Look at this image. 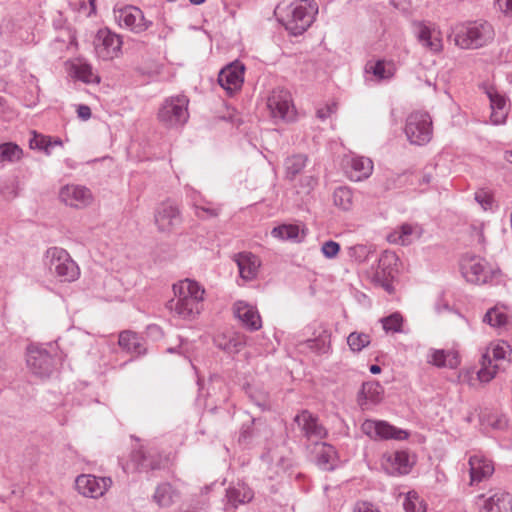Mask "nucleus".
Segmentation results:
<instances>
[{
    "label": "nucleus",
    "instance_id": "nucleus-6",
    "mask_svg": "<svg viewBox=\"0 0 512 512\" xmlns=\"http://www.w3.org/2000/svg\"><path fill=\"white\" fill-rule=\"evenodd\" d=\"M188 105L189 99L185 95L166 98L157 114L159 122L167 128L183 126L189 119Z\"/></svg>",
    "mask_w": 512,
    "mask_h": 512
},
{
    "label": "nucleus",
    "instance_id": "nucleus-48",
    "mask_svg": "<svg viewBox=\"0 0 512 512\" xmlns=\"http://www.w3.org/2000/svg\"><path fill=\"white\" fill-rule=\"evenodd\" d=\"M218 347L229 352V353H237L239 352L243 346L245 345L244 338L239 335H233L225 343L218 342Z\"/></svg>",
    "mask_w": 512,
    "mask_h": 512
},
{
    "label": "nucleus",
    "instance_id": "nucleus-19",
    "mask_svg": "<svg viewBox=\"0 0 512 512\" xmlns=\"http://www.w3.org/2000/svg\"><path fill=\"white\" fill-rule=\"evenodd\" d=\"M486 94L490 100L491 123L494 125L504 124L509 112L507 97L494 87H489L486 91Z\"/></svg>",
    "mask_w": 512,
    "mask_h": 512
},
{
    "label": "nucleus",
    "instance_id": "nucleus-18",
    "mask_svg": "<svg viewBox=\"0 0 512 512\" xmlns=\"http://www.w3.org/2000/svg\"><path fill=\"white\" fill-rule=\"evenodd\" d=\"M59 197L66 205L76 208L85 207L93 200L90 189L81 185L64 186L60 190Z\"/></svg>",
    "mask_w": 512,
    "mask_h": 512
},
{
    "label": "nucleus",
    "instance_id": "nucleus-59",
    "mask_svg": "<svg viewBox=\"0 0 512 512\" xmlns=\"http://www.w3.org/2000/svg\"><path fill=\"white\" fill-rule=\"evenodd\" d=\"M506 423H507L506 419L500 418V419H497L495 422H493L491 425L494 428L502 429L506 426Z\"/></svg>",
    "mask_w": 512,
    "mask_h": 512
},
{
    "label": "nucleus",
    "instance_id": "nucleus-36",
    "mask_svg": "<svg viewBox=\"0 0 512 512\" xmlns=\"http://www.w3.org/2000/svg\"><path fill=\"white\" fill-rule=\"evenodd\" d=\"M307 161L308 158L304 154H295L286 158L284 163L286 177L291 181L294 180L295 177L302 172Z\"/></svg>",
    "mask_w": 512,
    "mask_h": 512
},
{
    "label": "nucleus",
    "instance_id": "nucleus-21",
    "mask_svg": "<svg viewBox=\"0 0 512 512\" xmlns=\"http://www.w3.org/2000/svg\"><path fill=\"white\" fill-rule=\"evenodd\" d=\"M239 270L240 277L245 281L254 280L259 272L261 266L260 258L248 251L239 252L234 255Z\"/></svg>",
    "mask_w": 512,
    "mask_h": 512
},
{
    "label": "nucleus",
    "instance_id": "nucleus-17",
    "mask_svg": "<svg viewBox=\"0 0 512 512\" xmlns=\"http://www.w3.org/2000/svg\"><path fill=\"white\" fill-rule=\"evenodd\" d=\"M508 346L496 345L491 354L487 352L482 356V367L478 371V378L481 382H489L497 373L498 365L494 362L504 360Z\"/></svg>",
    "mask_w": 512,
    "mask_h": 512
},
{
    "label": "nucleus",
    "instance_id": "nucleus-49",
    "mask_svg": "<svg viewBox=\"0 0 512 512\" xmlns=\"http://www.w3.org/2000/svg\"><path fill=\"white\" fill-rule=\"evenodd\" d=\"M381 387L376 383H365L362 385L360 395L366 400L376 402L379 399Z\"/></svg>",
    "mask_w": 512,
    "mask_h": 512
},
{
    "label": "nucleus",
    "instance_id": "nucleus-7",
    "mask_svg": "<svg viewBox=\"0 0 512 512\" xmlns=\"http://www.w3.org/2000/svg\"><path fill=\"white\" fill-rule=\"evenodd\" d=\"M432 120L428 113L416 111L406 119L405 134L411 144L425 145L432 138Z\"/></svg>",
    "mask_w": 512,
    "mask_h": 512
},
{
    "label": "nucleus",
    "instance_id": "nucleus-4",
    "mask_svg": "<svg viewBox=\"0 0 512 512\" xmlns=\"http://www.w3.org/2000/svg\"><path fill=\"white\" fill-rule=\"evenodd\" d=\"M494 29L486 21H474L457 27L455 43L462 49H478L494 39Z\"/></svg>",
    "mask_w": 512,
    "mask_h": 512
},
{
    "label": "nucleus",
    "instance_id": "nucleus-52",
    "mask_svg": "<svg viewBox=\"0 0 512 512\" xmlns=\"http://www.w3.org/2000/svg\"><path fill=\"white\" fill-rule=\"evenodd\" d=\"M321 251L326 258L332 259L337 256L340 251V245L332 240L322 244Z\"/></svg>",
    "mask_w": 512,
    "mask_h": 512
},
{
    "label": "nucleus",
    "instance_id": "nucleus-46",
    "mask_svg": "<svg viewBox=\"0 0 512 512\" xmlns=\"http://www.w3.org/2000/svg\"><path fill=\"white\" fill-rule=\"evenodd\" d=\"M76 42L75 33L68 27L60 30V34L55 37L54 45L57 49H68Z\"/></svg>",
    "mask_w": 512,
    "mask_h": 512
},
{
    "label": "nucleus",
    "instance_id": "nucleus-47",
    "mask_svg": "<svg viewBox=\"0 0 512 512\" xmlns=\"http://www.w3.org/2000/svg\"><path fill=\"white\" fill-rule=\"evenodd\" d=\"M255 437V419L243 423L239 432L238 442L240 444H250Z\"/></svg>",
    "mask_w": 512,
    "mask_h": 512
},
{
    "label": "nucleus",
    "instance_id": "nucleus-3",
    "mask_svg": "<svg viewBox=\"0 0 512 512\" xmlns=\"http://www.w3.org/2000/svg\"><path fill=\"white\" fill-rule=\"evenodd\" d=\"M63 361L62 352L55 343L34 346L27 350V366L30 372L41 379L49 378Z\"/></svg>",
    "mask_w": 512,
    "mask_h": 512
},
{
    "label": "nucleus",
    "instance_id": "nucleus-39",
    "mask_svg": "<svg viewBox=\"0 0 512 512\" xmlns=\"http://www.w3.org/2000/svg\"><path fill=\"white\" fill-rule=\"evenodd\" d=\"M74 76L84 83H99L100 78L93 72L92 66L88 63H78L73 66Z\"/></svg>",
    "mask_w": 512,
    "mask_h": 512
},
{
    "label": "nucleus",
    "instance_id": "nucleus-61",
    "mask_svg": "<svg viewBox=\"0 0 512 512\" xmlns=\"http://www.w3.org/2000/svg\"><path fill=\"white\" fill-rule=\"evenodd\" d=\"M61 145H62L61 139H59V138H52V148L54 146H61Z\"/></svg>",
    "mask_w": 512,
    "mask_h": 512
},
{
    "label": "nucleus",
    "instance_id": "nucleus-63",
    "mask_svg": "<svg viewBox=\"0 0 512 512\" xmlns=\"http://www.w3.org/2000/svg\"><path fill=\"white\" fill-rule=\"evenodd\" d=\"M384 287H385V289H386L388 292H391V291H392V286H391V284H390V283H386V284L384 285Z\"/></svg>",
    "mask_w": 512,
    "mask_h": 512
},
{
    "label": "nucleus",
    "instance_id": "nucleus-51",
    "mask_svg": "<svg viewBox=\"0 0 512 512\" xmlns=\"http://www.w3.org/2000/svg\"><path fill=\"white\" fill-rule=\"evenodd\" d=\"M195 215L200 219L215 218L219 214V209L203 206L198 203H194Z\"/></svg>",
    "mask_w": 512,
    "mask_h": 512
},
{
    "label": "nucleus",
    "instance_id": "nucleus-57",
    "mask_svg": "<svg viewBox=\"0 0 512 512\" xmlns=\"http://www.w3.org/2000/svg\"><path fill=\"white\" fill-rule=\"evenodd\" d=\"M77 114L82 120H88L91 117V109L87 105H79L77 108Z\"/></svg>",
    "mask_w": 512,
    "mask_h": 512
},
{
    "label": "nucleus",
    "instance_id": "nucleus-2",
    "mask_svg": "<svg viewBox=\"0 0 512 512\" xmlns=\"http://www.w3.org/2000/svg\"><path fill=\"white\" fill-rule=\"evenodd\" d=\"M318 5L314 0H296L284 8L277 7L279 22L290 34H303L314 22Z\"/></svg>",
    "mask_w": 512,
    "mask_h": 512
},
{
    "label": "nucleus",
    "instance_id": "nucleus-33",
    "mask_svg": "<svg viewBox=\"0 0 512 512\" xmlns=\"http://www.w3.org/2000/svg\"><path fill=\"white\" fill-rule=\"evenodd\" d=\"M118 344L127 352L141 355L145 353V348L140 343L139 337L132 331H123L119 335Z\"/></svg>",
    "mask_w": 512,
    "mask_h": 512
},
{
    "label": "nucleus",
    "instance_id": "nucleus-28",
    "mask_svg": "<svg viewBox=\"0 0 512 512\" xmlns=\"http://www.w3.org/2000/svg\"><path fill=\"white\" fill-rule=\"evenodd\" d=\"M399 261L398 256L393 251H384L378 260V267L376 270V277L388 280L394 277V273L397 271L396 266Z\"/></svg>",
    "mask_w": 512,
    "mask_h": 512
},
{
    "label": "nucleus",
    "instance_id": "nucleus-43",
    "mask_svg": "<svg viewBox=\"0 0 512 512\" xmlns=\"http://www.w3.org/2000/svg\"><path fill=\"white\" fill-rule=\"evenodd\" d=\"M370 336L366 333L352 332L347 337V344L353 352H360L370 344Z\"/></svg>",
    "mask_w": 512,
    "mask_h": 512
},
{
    "label": "nucleus",
    "instance_id": "nucleus-12",
    "mask_svg": "<svg viewBox=\"0 0 512 512\" xmlns=\"http://www.w3.org/2000/svg\"><path fill=\"white\" fill-rule=\"evenodd\" d=\"M112 485L110 477H96L91 474L79 475L75 480L78 492L85 497L98 498Z\"/></svg>",
    "mask_w": 512,
    "mask_h": 512
},
{
    "label": "nucleus",
    "instance_id": "nucleus-50",
    "mask_svg": "<svg viewBox=\"0 0 512 512\" xmlns=\"http://www.w3.org/2000/svg\"><path fill=\"white\" fill-rule=\"evenodd\" d=\"M263 458H268L272 463L275 462V464L283 471H285L291 465V459L289 457L276 451H268L263 455Z\"/></svg>",
    "mask_w": 512,
    "mask_h": 512
},
{
    "label": "nucleus",
    "instance_id": "nucleus-31",
    "mask_svg": "<svg viewBox=\"0 0 512 512\" xmlns=\"http://www.w3.org/2000/svg\"><path fill=\"white\" fill-rule=\"evenodd\" d=\"M274 238L293 242H301L305 236L304 231L296 224H282L271 231Z\"/></svg>",
    "mask_w": 512,
    "mask_h": 512
},
{
    "label": "nucleus",
    "instance_id": "nucleus-44",
    "mask_svg": "<svg viewBox=\"0 0 512 512\" xmlns=\"http://www.w3.org/2000/svg\"><path fill=\"white\" fill-rule=\"evenodd\" d=\"M403 507L406 512H426V504L415 492H408Z\"/></svg>",
    "mask_w": 512,
    "mask_h": 512
},
{
    "label": "nucleus",
    "instance_id": "nucleus-35",
    "mask_svg": "<svg viewBox=\"0 0 512 512\" xmlns=\"http://www.w3.org/2000/svg\"><path fill=\"white\" fill-rule=\"evenodd\" d=\"M334 205L342 211H349L353 207V191L347 186L337 187L332 195Z\"/></svg>",
    "mask_w": 512,
    "mask_h": 512
},
{
    "label": "nucleus",
    "instance_id": "nucleus-37",
    "mask_svg": "<svg viewBox=\"0 0 512 512\" xmlns=\"http://www.w3.org/2000/svg\"><path fill=\"white\" fill-rule=\"evenodd\" d=\"M23 156V150L15 143L6 142L0 144V162L14 163Z\"/></svg>",
    "mask_w": 512,
    "mask_h": 512
},
{
    "label": "nucleus",
    "instance_id": "nucleus-45",
    "mask_svg": "<svg viewBox=\"0 0 512 512\" xmlns=\"http://www.w3.org/2000/svg\"><path fill=\"white\" fill-rule=\"evenodd\" d=\"M483 321L492 327H502L507 323V315L499 308L493 307L486 312Z\"/></svg>",
    "mask_w": 512,
    "mask_h": 512
},
{
    "label": "nucleus",
    "instance_id": "nucleus-10",
    "mask_svg": "<svg viewBox=\"0 0 512 512\" xmlns=\"http://www.w3.org/2000/svg\"><path fill=\"white\" fill-rule=\"evenodd\" d=\"M122 40L109 29H100L94 39V49L98 58L112 60L121 51Z\"/></svg>",
    "mask_w": 512,
    "mask_h": 512
},
{
    "label": "nucleus",
    "instance_id": "nucleus-42",
    "mask_svg": "<svg viewBox=\"0 0 512 512\" xmlns=\"http://www.w3.org/2000/svg\"><path fill=\"white\" fill-rule=\"evenodd\" d=\"M418 39L422 43L423 46L429 48L434 52L440 51L442 47L441 40L438 37H433L431 30L422 26L418 33Z\"/></svg>",
    "mask_w": 512,
    "mask_h": 512
},
{
    "label": "nucleus",
    "instance_id": "nucleus-15",
    "mask_svg": "<svg viewBox=\"0 0 512 512\" xmlns=\"http://www.w3.org/2000/svg\"><path fill=\"white\" fill-rule=\"evenodd\" d=\"M461 271L468 282L484 284L489 279L486 262L477 256L466 257L461 262Z\"/></svg>",
    "mask_w": 512,
    "mask_h": 512
},
{
    "label": "nucleus",
    "instance_id": "nucleus-5",
    "mask_svg": "<svg viewBox=\"0 0 512 512\" xmlns=\"http://www.w3.org/2000/svg\"><path fill=\"white\" fill-rule=\"evenodd\" d=\"M44 263L62 282L75 281L79 275V267L69 253L60 247H50L45 252Z\"/></svg>",
    "mask_w": 512,
    "mask_h": 512
},
{
    "label": "nucleus",
    "instance_id": "nucleus-22",
    "mask_svg": "<svg viewBox=\"0 0 512 512\" xmlns=\"http://www.w3.org/2000/svg\"><path fill=\"white\" fill-rule=\"evenodd\" d=\"M373 171V162L366 157L356 156L347 160L345 172L348 178L358 182L368 178Z\"/></svg>",
    "mask_w": 512,
    "mask_h": 512
},
{
    "label": "nucleus",
    "instance_id": "nucleus-56",
    "mask_svg": "<svg viewBox=\"0 0 512 512\" xmlns=\"http://www.w3.org/2000/svg\"><path fill=\"white\" fill-rule=\"evenodd\" d=\"M335 105H327L317 110V117L321 120L327 119L333 112H335Z\"/></svg>",
    "mask_w": 512,
    "mask_h": 512
},
{
    "label": "nucleus",
    "instance_id": "nucleus-14",
    "mask_svg": "<svg viewBox=\"0 0 512 512\" xmlns=\"http://www.w3.org/2000/svg\"><path fill=\"white\" fill-rule=\"evenodd\" d=\"M244 72V64L240 61H234L220 70L218 83L231 95L241 89L244 82Z\"/></svg>",
    "mask_w": 512,
    "mask_h": 512
},
{
    "label": "nucleus",
    "instance_id": "nucleus-11",
    "mask_svg": "<svg viewBox=\"0 0 512 512\" xmlns=\"http://www.w3.org/2000/svg\"><path fill=\"white\" fill-rule=\"evenodd\" d=\"M115 19L121 27L134 33L144 32L152 25V21L146 20L142 10L135 6H126L115 11Z\"/></svg>",
    "mask_w": 512,
    "mask_h": 512
},
{
    "label": "nucleus",
    "instance_id": "nucleus-24",
    "mask_svg": "<svg viewBox=\"0 0 512 512\" xmlns=\"http://www.w3.org/2000/svg\"><path fill=\"white\" fill-rule=\"evenodd\" d=\"M254 497L250 487L243 482L231 484L226 490V508H237L239 505L249 503Z\"/></svg>",
    "mask_w": 512,
    "mask_h": 512
},
{
    "label": "nucleus",
    "instance_id": "nucleus-38",
    "mask_svg": "<svg viewBox=\"0 0 512 512\" xmlns=\"http://www.w3.org/2000/svg\"><path fill=\"white\" fill-rule=\"evenodd\" d=\"M393 466L392 473L407 474L411 468L409 454L405 451H396L390 458Z\"/></svg>",
    "mask_w": 512,
    "mask_h": 512
},
{
    "label": "nucleus",
    "instance_id": "nucleus-41",
    "mask_svg": "<svg viewBox=\"0 0 512 512\" xmlns=\"http://www.w3.org/2000/svg\"><path fill=\"white\" fill-rule=\"evenodd\" d=\"M382 328L386 333H400L403 327V316L399 312H394L387 317L380 319Z\"/></svg>",
    "mask_w": 512,
    "mask_h": 512
},
{
    "label": "nucleus",
    "instance_id": "nucleus-55",
    "mask_svg": "<svg viewBox=\"0 0 512 512\" xmlns=\"http://www.w3.org/2000/svg\"><path fill=\"white\" fill-rule=\"evenodd\" d=\"M354 512H380L372 503L358 502L354 507Z\"/></svg>",
    "mask_w": 512,
    "mask_h": 512
},
{
    "label": "nucleus",
    "instance_id": "nucleus-25",
    "mask_svg": "<svg viewBox=\"0 0 512 512\" xmlns=\"http://www.w3.org/2000/svg\"><path fill=\"white\" fill-rule=\"evenodd\" d=\"M471 484L481 482L491 476L494 466L491 460L481 454H474L469 458Z\"/></svg>",
    "mask_w": 512,
    "mask_h": 512
},
{
    "label": "nucleus",
    "instance_id": "nucleus-58",
    "mask_svg": "<svg viewBox=\"0 0 512 512\" xmlns=\"http://www.w3.org/2000/svg\"><path fill=\"white\" fill-rule=\"evenodd\" d=\"M498 3L500 8L503 9L504 12L512 13V0H499Z\"/></svg>",
    "mask_w": 512,
    "mask_h": 512
},
{
    "label": "nucleus",
    "instance_id": "nucleus-26",
    "mask_svg": "<svg viewBox=\"0 0 512 512\" xmlns=\"http://www.w3.org/2000/svg\"><path fill=\"white\" fill-rule=\"evenodd\" d=\"M131 464L135 471L148 472L159 469L161 460L157 455H152L146 453L143 449H138L131 453Z\"/></svg>",
    "mask_w": 512,
    "mask_h": 512
},
{
    "label": "nucleus",
    "instance_id": "nucleus-64",
    "mask_svg": "<svg viewBox=\"0 0 512 512\" xmlns=\"http://www.w3.org/2000/svg\"><path fill=\"white\" fill-rule=\"evenodd\" d=\"M3 107H4V100L3 98L0 96V113L2 112L3 110Z\"/></svg>",
    "mask_w": 512,
    "mask_h": 512
},
{
    "label": "nucleus",
    "instance_id": "nucleus-40",
    "mask_svg": "<svg viewBox=\"0 0 512 512\" xmlns=\"http://www.w3.org/2000/svg\"><path fill=\"white\" fill-rule=\"evenodd\" d=\"M29 147L33 150L43 151L46 155H50L52 149V137L32 131V137L29 139Z\"/></svg>",
    "mask_w": 512,
    "mask_h": 512
},
{
    "label": "nucleus",
    "instance_id": "nucleus-30",
    "mask_svg": "<svg viewBox=\"0 0 512 512\" xmlns=\"http://www.w3.org/2000/svg\"><path fill=\"white\" fill-rule=\"evenodd\" d=\"M428 362L437 367L457 368L460 363L458 353L453 350H431Z\"/></svg>",
    "mask_w": 512,
    "mask_h": 512
},
{
    "label": "nucleus",
    "instance_id": "nucleus-8",
    "mask_svg": "<svg viewBox=\"0 0 512 512\" xmlns=\"http://www.w3.org/2000/svg\"><path fill=\"white\" fill-rule=\"evenodd\" d=\"M267 106L273 118L292 121L295 118V107L292 96L284 89H274L267 100Z\"/></svg>",
    "mask_w": 512,
    "mask_h": 512
},
{
    "label": "nucleus",
    "instance_id": "nucleus-1",
    "mask_svg": "<svg viewBox=\"0 0 512 512\" xmlns=\"http://www.w3.org/2000/svg\"><path fill=\"white\" fill-rule=\"evenodd\" d=\"M176 299L167 307L184 320H194L203 309L205 289L196 281L184 279L173 285Z\"/></svg>",
    "mask_w": 512,
    "mask_h": 512
},
{
    "label": "nucleus",
    "instance_id": "nucleus-54",
    "mask_svg": "<svg viewBox=\"0 0 512 512\" xmlns=\"http://www.w3.org/2000/svg\"><path fill=\"white\" fill-rule=\"evenodd\" d=\"M351 251L353 253L352 255L355 256L359 262H363L369 253L368 248L364 245H356L351 248Z\"/></svg>",
    "mask_w": 512,
    "mask_h": 512
},
{
    "label": "nucleus",
    "instance_id": "nucleus-34",
    "mask_svg": "<svg viewBox=\"0 0 512 512\" xmlns=\"http://www.w3.org/2000/svg\"><path fill=\"white\" fill-rule=\"evenodd\" d=\"M177 496L178 494L171 484L162 483L157 486L153 499L158 506L169 507L175 502Z\"/></svg>",
    "mask_w": 512,
    "mask_h": 512
},
{
    "label": "nucleus",
    "instance_id": "nucleus-53",
    "mask_svg": "<svg viewBox=\"0 0 512 512\" xmlns=\"http://www.w3.org/2000/svg\"><path fill=\"white\" fill-rule=\"evenodd\" d=\"M475 200L481 205L484 210H488L492 206L493 198L490 194L484 191L475 193Z\"/></svg>",
    "mask_w": 512,
    "mask_h": 512
},
{
    "label": "nucleus",
    "instance_id": "nucleus-29",
    "mask_svg": "<svg viewBox=\"0 0 512 512\" xmlns=\"http://www.w3.org/2000/svg\"><path fill=\"white\" fill-rule=\"evenodd\" d=\"M365 73L371 74L376 82L391 79L395 74L392 63L385 60L369 61L365 65Z\"/></svg>",
    "mask_w": 512,
    "mask_h": 512
},
{
    "label": "nucleus",
    "instance_id": "nucleus-9",
    "mask_svg": "<svg viewBox=\"0 0 512 512\" xmlns=\"http://www.w3.org/2000/svg\"><path fill=\"white\" fill-rule=\"evenodd\" d=\"M362 432L373 440H404L408 437V432L390 425L381 420H365L361 425Z\"/></svg>",
    "mask_w": 512,
    "mask_h": 512
},
{
    "label": "nucleus",
    "instance_id": "nucleus-16",
    "mask_svg": "<svg viewBox=\"0 0 512 512\" xmlns=\"http://www.w3.org/2000/svg\"><path fill=\"white\" fill-rule=\"evenodd\" d=\"M235 317L241 321L248 331H258L262 327V319L257 308L245 301H236L233 305Z\"/></svg>",
    "mask_w": 512,
    "mask_h": 512
},
{
    "label": "nucleus",
    "instance_id": "nucleus-32",
    "mask_svg": "<svg viewBox=\"0 0 512 512\" xmlns=\"http://www.w3.org/2000/svg\"><path fill=\"white\" fill-rule=\"evenodd\" d=\"M336 460V451L327 443L317 444L316 464L323 470H333Z\"/></svg>",
    "mask_w": 512,
    "mask_h": 512
},
{
    "label": "nucleus",
    "instance_id": "nucleus-13",
    "mask_svg": "<svg viewBox=\"0 0 512 512\" xmlns=\"http://www.w3.org/2000/svg\"><path fill=\"white\" fill-rule=\"evenodd\" d=\"M154 220L159 231L171 232L181 225L182 216L179 207L175 203L165 201L157 207Z\"/></svg>",
    "mask_w": 512,
    "mask_h": 512
},
{
    "label": "nucleus",
    "instance_id": "nucleus-20",
    "mask_svg": "<svg viewBox=\"0 0 512 512\" xmlns=\"http://www.w3.org/2000/svg\"><path fill=\"white\" fill-rule=\"evenodd\" d=\"M294 421L307 439H322L327 434L326 429L319 423L318 418L307 410L297 414Z\"/></svg>",
    "mask_w": 512,
    "mask_h": 512
},
{
    "label": "nucleus",
    "instance_id": "nucleus-62",
    "mask_svg": "<svg viewBox=\"0 0 512 512\" xmlns=\"http://www.w3.org/2000/svg\"><path fill=\"white\" fill-rule=\"evenodd\" d=\"M206 0H189V2L191 4H194V5H200V4H203Z\"/></svg>",
    "mask_w": 512,
    "mask_h": 512
},
{
    "label": "nucleus",
    "instance_id": "nucleus-27",
    "mask_svg": "<svg viewBox=\"0 0 512 512\" xmlns=\"http://www.w3.org/2000/svg\"><path fill=\"white\" fill-rule=\"evenodd\" d=\"M484 512H512V495L500 491L493 494L483 503Z\"/></svg>",
    "mask_w": 512,
    "mask_h": 512
},
{
    "label": "nucleus",
    "instance_id": "nucleus-23",
    "mask_svg": "<svg viewBox=\"0 0 512 512\" xmlns=\"http://www.w3.org/2000/svg\"><path fill=\"white\" fill-rule=\"evenodd\" d=\"M422 235V228L417 224L404 223L387 235L392 244L410 245Z\"/></svg>",
    "mask_w": 512,
    "mask_h": 512
},
{
    "label": "nucleus",
    "instance_id": "nucleus-60",
    "mask_svg": "<svg viewBox=\"0 0 512 512\" xmlns=\"http://www.w3.org/2000/svg\"><path fill=\"white\" fill-rule=\"evenodd\" d=\"M369 370H370V372H371L372 374H379V373L381 372V368H380V366L375 365V364H374V365H371V366H370V368H369Z\"/></svg>",
    "mask_w": 512,
    "mask_h": 512
}]
</instances>
